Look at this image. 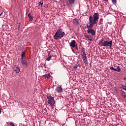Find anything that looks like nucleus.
Segmentation results:
<instances>
[{
  "mask_svg": "<svg viewBox=\"0 0 126 126\" xmlns=\"http://www.w3.org/2000/svg\"><path fill=\"white\" fill-rule=\"evenodd\" d=\"M99 20V13H94L92 16H90L89 18V24H87L86 26H85L84 28H87L88 30L87 31L88 34H91L92 36H95L96 35V32L95 30H93V26L95 24H97Z\"/></svg>",
  "mask_w": 126,
  "mask_h": 126,
  "instance_id": "obj_1",
  "label": "nucleus"
},
{
  "mask_svg": "<svg viewBox=\"0 0 126 126\" xmlns=\"http://www.w3.org/2000/svg\"><path fill=\"white\" fill-rule=\"evenodd\" d=\"M65 35L64 32H63L62 29H58L55 33V34L53 36L55 40H60L62 38H63V36Z\"/></svg>",
  "mask_w": 126,
  "mask_h": 126,
  "instance_id": "obj_2",
  "label": "nucleus"
},
{
  "mask_svg": "<svg viewBox=\"0 0 126 126\" xmlns=\"http://www.w3.org/2000/svg\"><path fill=\"white\" fill-rule=\"evenodd\" d=\"M99 45H101L102 47H110V48H112V46H113V41L110 40L108 41L107 40H105L104 38L102 37L100 39L99 42Z\"/></svg>",
  "mask_w": 126,
  "mask_h": 126,
  "instance_id": "obj_3",
  "label": "nucleus"
},
{
  "mask_svg": "<svg viewBox=\"0 0 126 126\" xmlns=\"http://www.w3.org/2000/svg\"><path fill=\"white\" fill-rule=\"evenodd\" d=\"M47 98L48 99V104L51 106H54L56 104V101H55V98L54 97L47 95Z\"/></svg>",
  "mask_w": 126,
  "mask_h": 126,
  "instance_id": "obj_4",
  "label": "nucleus"
},
{
  "mask_svg": "<svg viewBox=\"0 0 126 126\" xmlns=\"http://www.w3.org/2000/svg\"><path fill=\"white\" fill-rule=\"evenodd\" d=\"M14 71L16 72V73H19L20 72V68L18 66H17L16 65H15L12 67Z\"/></svg>",
  "mask_w": 126,
  "mask_h": 126,
  "instance_id": "obj_5",
  "label": "nucleus"
},
{
  "mask_svg": "<svg viewBox=\"0 0 126 126\" xmlns=\"http://www.w3.org/2000/svg\"><path fill=\"white\" fill-rule=\"evenodd\" d=\"M69 46L71 47V49H72V48H75V47H76V41H75L74 40H72L69 44Z\"/></svg>",
  "mask_w": 126,
  "mask_h": 126,
  "instance_id": "obj_6",
  "label": "nucleus"
},
{
  "mask_svg": "<svg viewBox=\"0 0 126 126\" xmlns=\"http://www.w3.org/2000/svg\"><path fill=\"white\" fill-rule=\"evenodd\" d=\"M21 63H22V64H23L24 66H26V67H27V66H28V63L26 60L25 59L22 60Z\"/></svg>",
  "mask_w": 126,
  "mask_h": 126,
  "instance_id": "obj_7",
  "label": "nucleus"
},
{
  "mask_svg": "<svg viewBox=\"0 0 126 126\" xmlns=\"http://www.w3.org/2000/svg\"><path fill=\"white\" fill-rule=\"evenodd\" d=\"M56 92H57V93H62L63 92V88L62 87H58L55 89Z\"/></svg>",
  "mask_w": 126,
  "mask_h": 126,
  "instance_id": "obj_8",
  "label": "nucleus"
},
{
  "mask_svg": "<svg viewBox=\"0 0 126 126\" xmlns=\"http://www.w3.org/2000/svg\"><path fill=\"white\" fill-rule=\"evenodd\" d=\"M73 23L74 24H77V25H79V21L77 19H74L73 20Z\"/></svg>",
  "mask_w": 126,
  "mask_h": 126,
  "instance_id": "obj_9",
  "label": "nucleus"
},
{
  "mask_svg": "<svg viewBox=\"0 0 126 126\" xmlns=\"http://www.w3.org/2000/svg\"><path fill=\"white\" fill-rule=\"evenodd\" d=\"M24 58H25V51L23 52L22 53L21 60H25Z\"/></svg>",
  "mask_w": 126,
  "mask_h": 126,
  "instance_id": "obj_10",
  "label": "nucleus"
},
{
  "mask_svg": "<svg viewBox=\"0 0 126 126\" xmlns=\"http://www.w3.org/2000/svg\"><path fill=\"white\" fill-rule=\"evenodd\" d=\"M68 1L70 4H74L75 2V0H68Z\"/></svg>",
  "mask_w": 126,
  "mask_h": 126,
  "instance_id": "obj_11",
  "label": "nucleus"
},
{
  "mask_svg": "<svg viewBox=\"0 0 126 126\" xmlns=\"http://www.w3.org/2000/svg\"><path fill=\"white\" fill-rule=\"evenodd\" d=\"M83 62H84V63H85L86 64H87L88 63V60L87 59L83 60Z\"/></svg>",
  "mask_w": 126,
  "mask_h": 126,
  "instance_id": "obj_12",
  "label": "nucleus"
},
{
  "mask_svg": "<svg viewBox=\"0 0 126 126\" xmlns=\"http://www.w3.org/2000/svg\"><path fill=\"white\" fill-rule=\"evenodd\" d=\"M85 37L87 38V39H88V40H89V41H91V42L92 41V37H90L88 36V35H87Z\"/></svg>",
  "mask_w": 126,
  "mask_h": 126,
  "instance_id": "obj_13",
  "label": "nucleus"
},
{
  "mask_svg": "<svg viewBox=\"0 0 126 126\" xmlns=\"http://www.w3.org/2000/svg\"><path fill=\"white\" fill-rule=\"evenodd\" d=\"M81 54H83V53H85V49H84V48H82L81 49Z\"/></svg>",
  "mask_w": 126,
  "mask_h": 126,
  "instance_id": "obj_14",
  "label": "nucleus"
},
{
  "mask_svg": "<svg viewBox=\"0 0 126 126\" xmlns=\"http://www.w3.org/2000/svg\"><path fill=\"white\" fill-rule=\"evenodd\" d=\"M121 69L120 68V66H118L117 68H116V71L120 72V71H121Z\"/></svg>",
  "mask_w": 126,
  "mask_h": 126,
  "instance_id": "obj_15",
  "label": "nucleus"
},
{
  "mask_svg": "<svg viewBox=\"0 0 126 126\" xmlns=\"http://www.w3.org/2000/svg\"><path fill=\"white\" fill-rule=\"evenodd\" d=\"M43 4H44V3H43V2H39L38 3V5H39V6L41 5V7H43Z\"/></svg>",
  "mask_w": 126,
  "mask_h": 126,
  "instance_id": "obj_16",
  "label": "nucleus"
},
{
  "mask_svg": "<svg viewBox=\"0 0 126 126\" xmlns=\"http://www.w3.org/2000/svg\"><path fill=\"white\" fill-rule=\"evenodd\" d=\"M111 70H113L114 71H117L116 68H114V67H110Z\"/></svg>",
  "mask_w": 126,
  "mask_h": 126,
  "instance_id": "obj_17",
  "label": "nucleus"
},
{
  "mask_svg": "<svg viewBox=\"0 0 126 126\" xmlns=\"http://www.w3.org/2000/svg\"><path fill=\"white\" fill-rule=\"evenodd\" d=\"M51 58H52V56L50 55V56L47 58L46 61H48V62L51 61Z\"/></svg>",
  "mask_w": 126,
  "mask_h": 126,
  "instance_id": "obj_18",
  "label": "nucleus"
},
{
  "mask_svg": "<svg viewBox=\"0 0 126 126\" xmlns=\"http://www.w3.org/2000/svg\"><path fill=\"white\" fill-rule=\"evenodd\" d=\"M45 77L46 78L49 79L51 77V75H50V74H47L45 75Z\"/></svg>",
  "mask_w": 126,
  "mask_h": 126,
  "instance_id": "obj_19",
  "label": "nucleus"
},
{
  "mask_svg": "<svg viewBox=\"0 0 126 126\" xmlns=\"http://www.w3.org/2000/svg\"><path fill=\"white\" fill-rule=\"evenodd\" d=\"M122 88H123L124 90H126V86L122 85Z\"/></svg>",
  "mask_w": 126,
  "mask_h": 126,
  "instance_id": "obj_20",
  "label": "nucleus"
},
{
  "mask_svg": "<svg viewBox=\"0 0 126 126\" xmlns=\"http://www.w3.org/2000/svg\"><path fill=\"white\" fill-rule=\"evenodd\" d=\"M30 18V20H31V21H33V16H31L29 17Z\"/></svg>",
  "mask_w": 126,
  "mask_h": 126,
  "instance_id": "obj_21",
  "label": "nucleus"
},
{
  "mask_svg": "<svg viewBox=\"0 0 126 126\" xmlns=\"http://www.w3.org/2000/svg\"><path fill=\"white\" fill-rule=\"evenodd\" d=\"M99 23L100 24H102V23H103V18L100 19Z\"/></svg>",
  "mask_w": 126,
  "mask_h": 126,
  "instance_id": "obj_22",
  "label": "nucleus"
},
{
  "mask_svg": "<svg viewBox=\"0 0 126 126\" xmlns=\"http://www.w3.org/2000/svg\"><path fill=\"white\" fill-rule=\"evenodd\" d=\"M79 66V65L76 64L74 65V68H75L76 69V68H77V67H78Z\"/></svg>",
  "mask_w": 126,
  "mask_h": 126,
  "instance_id": "obj_23",
  "label": "nucleus"
},
{
  "mask_svg": "<svg viewBox=\"0 0 126 126\" xmlns=\"http://www.w3.org/2000/svg\"><path fill=\"white\" fill-rule=\"evenodd\" d=\"M81 55L82 57H85L86 56V54L85 53V52H84L83 53H82Z\"/></svg>",
  "mask_w": 126,
  "mask_h": 126,
  "instance_id": "obj_24",
  "label": "nucleus"
},
{
  "mask_svg": "<svg viewBox=\"0 0 126 126\" xmlns=\"http://www.w3.org/2000/svg\"><path fill=\"white\" fill-rule=\"evenodd\" d=\"M112 1L113 4H115L117 2V0H112Z\"/></svg>",
  "mask_w": 126,
  "mask_h": 126,
  "instance_id": "obj_25",
  "label": "nucleus"
},
{
  "mask_svg": "<svg viewBox=\"0 0 126 126\" xmlns=\"http://www.w3.org/2000/svg\"><path fill=\"white\" fill-rule=\"evenodd\" d=\"M9 125L10 126H14V124H13V122H10Z\"/></svg>",
  "mask_w": 126,
  "mask_h": 126,
  "instance_id": "obj_26",
  "label": "nucleus"
},
{
  "mask_svg": "<svg viewBox=\"0 0 126 126\" xmlns=\"http://www.w3.org/2000/svg\"><path fill=\"white\" fill-rule=\"evenodd\" d=\"M86 59H87V57L86 56H83L82 57V60H86Z\"/></svg>",
  "mask_w": 126,
  "mask_h": 126,
  "instance_id": "obj_27",
  "label": "nucleus"
},
{
  "mask_svg": "<svg viewBox=\"0 0 126 126\" xmlns=\"http://www.w3.org/2000/svg\"><path fill=\"white\" fill-rule=\"evenodd\" d=\"M122 96H123V97H124V98H126V94H122Z\"/></svg>",
  "mask_w": 126,
  "mask_h": 126,
  "instance_id": "obj_28",
  "label": "nucleus"
},
{
  "mask_svg": "<svg viewBox=\"0 0 126 126\" xmlns=\"http://www.w3.org/2000/svg\"><path fill=\"white\" fill-rule=\"evenodd\" d=\"M77 50H78V47H77V45H76V47H74Z\"/></svg>",
  "mask_w": 126,
  "mask_h": 126,
  "instance_id": "obj_29",
  "label": "nucleus"
},
{
  "mask_svg": "<svg viewBox=\"0 0 126 126\" xmlns=\"http://www.w3.org/2000/svg\"><path fill=\"white\" fill-rule=\"evenodd\" d=\"M2 110V108H0V115L1 114V110Z\"/></svg>",
  "mask_w": 126,
  "mask_h": 126,
  "instance_id": "obj_30",
  "label": "nucleus"
},
{
  "mask_svg": "<svg viewBox=\"0 0 126 126\" xmlns=\"http://www.w3.org/2000/svg\"><path fill=\"white\" fill-rule=\"evenodd\" d=\"M0 16H2V12H1V13L0 14Z\"/></svg>",
  "mask_w": 126,
  "mask_h": 126,
  "instance_id": "obj_31",
  "label": "nucleus"
},
{
  "mask_svg": "<svg viewBox=\"0 0 126 126\" xmlns=\"http://www.w3.org/2000/svg\"><path fill=\"white\" fill-rule=\"evenodd\" d=\"M28 16L30 18V16H32L31 15H30V13H29L28 15Z\"/></svg>",
  "mask_w": 126,
  "mask_h": 126,
  "instance_id": "obj_32",
  "label": "nucleus"
},
{
  "mask_svg": "<svg viewBox=\"0 0 126 126\" xmlns=\"http://www.w3.org/2000/svg\"><path fill=\"white\" fill-rule=\"evenodd\" d=\"M124 80H126V77L124 78Z\"/></svg>",
  "mask_w": 126,
  "mask_h": 126,
  "instance_id": "obj_33",
  "label": "nucleus"
},
{
  "mask_svg": "<svg viewBox=\"0 0 126 126\" xmlns=\"http://www.w3.org/2000/svg\"><path fill=\"white\" fill-rule=\"evenodd\" d=\"M19 27H20V25H19Z\"/></svg>",
  "mask_w": 126,
  "mask_h": 126,
  "instance_id": "obj_34",
  "label": "nucleus"
}]
</instances>
